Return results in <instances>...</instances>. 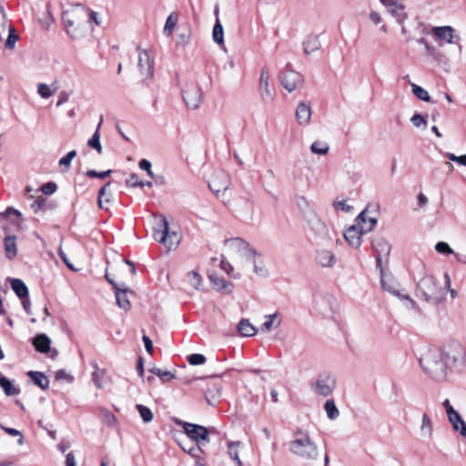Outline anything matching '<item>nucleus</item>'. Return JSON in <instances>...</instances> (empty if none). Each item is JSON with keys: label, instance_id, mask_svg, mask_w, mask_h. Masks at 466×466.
I'll use <instances>...</instances> for the list:
<instances>
[{"label": "nucleus", "instance_id": "obj_51", "mask_svg": "<svg viewBox=\"0 0 466 466\" xmlns=\"http://www.w3.org/2000/svg\"><path fill=\"white\" fill-rule=\"evenodd\" d=\"M17 39L18 35H16L15 28L13 26H8V36L5 44V47L10 50L13 49Z\"/></svg>", "mask_w": 466, "mask_h": 466}, {"label": "nucleus", "instance_id": "obj_47", "mask_svg": "<svg viewBox=\"0 0 466 466\" xmlns=\"http://www.w3.org/2000/svg\"><path fill=\"white\" fill-rule=\"evenodd\" d=\"M126 184H127V186L132 187H143L145 186L148 187H152V183L150 181L143 182L142 180H139L138 176L135 173H132L129 176V177L126 181Z\"/></svg>", "mask_w": 466, "mask_h": 466}, {"label": "nucleus", "instance_id": "obj_55", "mask_svg": "<svg viewBox=\"0 0 466 466\" xmlns=\"http://www.w3.org/2000/svg\"><path fill=\"white\" fill-rule=\"evenodd\" d=\"M76 156V150L69 151L65 157L60 158L59 165L63 166V167H66V169H68L69 167L71 166V162H72L73 158Z\"/></svg>", "mask_w": 466, "mask_h": 466}, {"label": "nucleus", "instance_id": "obj_19", "mask_svg": "<svg viewBox=\"0 0 466 466\" xmlns=\"http://www.w3.org/2000/svg\"><path fill=\"white\" fill-rule=\"evenodd\" d=\"M208 187L216 195L225 192L229 187L228 176L223 171L215 173L208 182Z\"/></svg>", "mask_w": 466, "mask_h": 466}, {"label": "nucleus", "instance_id": "obj_60", "mask_svg": "<svg viewBox=\"0 0 466 466\" xmlns=\"http://www.w3.org/2000/svg\"><path fill=\"white\" fill-rule=\"evenodd\" d=\"M1 428L9 435L11 436H19V439H18V444L19 445H22L24 443V437L22 435V433L17 431L16 429H13V428H8V427H5V426H1Z\"/></svg>", "mask_w": 466, "mask_h": 466}, {"label": "nucleus", "instance_id": "obj_16", "mask_svg": "<svg viewBox=\"0 0 466 466\" xmlns=\"http://www.w3.org/2000/svg\"><path fill=\"white\" fill-rule=\"evenodd\" d=\"M258 93L263 103L269 104L274 101L275 94L274 90L270 87L269 74L266 68H263L260 73Z\"/></svg>", "mask_w": 466, "mask_h": 466}, {"label": "nucleus", "instance_id": "obj_38", "mask_svg": "<svg viewBox=\"0 0 466 466\" xmlns=\"http://www.w3.org/2000/svg\"><path fill=\"white\" fill-rule=\"evenodd\" d=\"M5 250L6 253V257L11 259L15 258L17 254L15 237V236H7L4 241Z\"/></svg>", "mask_w": 466, "mask_h": 466}, {"label": "nucleus", "instance_id": "obj_22", "mask_svg": "<svg viewBox=\"0 0 466 466\" xmlns=\"http://www.w3.org/2000/svg\"><path fill=\"white\" fill-rule=\"evenodd\" d=\"M115 295L117 306L125 311H127L131 308V303L128 295H133L131 289L127 288L125 284L121 286H115Z\"/></svg>", "mask_w": 466, "mask_h": 466}, {"label": "nucleus", "instance_id": "obj_10", "mask_svg": "<svg viewBox=\"0 0 466 466\" xmlns=\"http://www.w3.org/2000/svg\"><path fill=\"white\" fill-rule=\"evenodd\" d=\"M182 427L187 436L197 445L203 446L209 443V433L206 427L189 422H183Z\"/></svg>", "mask_w": 466, "mask_h": 466}, {"label": "nucleus", "instance_id": "obj_50", "mask_svg": "<svg viewBox=\"0 0 466 466\" xmlns=\"http://www.w3.org/2000/svg\"><path fill=\"white\" fill-rule=\"evenodd\" d=\"M150 372L159 377L163 382H167L175 378V375L170 371H164L159 368L154 367L150 370Z\"/></svg>", "mask_w": 466, "mask_h": 466}, {"label": "nucleus", "instance_id": "obj_33", "mask_svg": "<svg viewBox=\"0 0 466 466\" xmlns=\"http://www.w3.org/2000/svg\"><path fill=\"white\" fill-rule=\"evenodd\" d=\"M304 52L308 55L319 50L320 48V41L318 35H309L303 42Z\"/></svg>", "mask_w": 466, "mask_h": 466}, {"label": "nucleus", "instance_id": "obj_39", "mask_svg": "<svg viewBox=\"0 0 466 466\" xmlns=\"http://www.w3.org/2000/svg\"><path fill=\"white\" fill-rule=\"evenodd\" d=\"M110 185H111V183L107 182L99 189L97 204H98V207L102 209H106V210L108 209L107 207H104V202L105 203L111 202V194L107 193V188L110 187Z\"/></svg>", "mask_w": 466, "mask_h": 466}, {"label": "nucleus", "instance_id": "obj_8", "mask_svg": "<svg viewBox=\"0 0 466 466\" xmlns=\"http://www.w3.org/2000/svg\"><path fill=\"white\" fill-rule=\"evenodd\" d=\"M160 233L159 242L162 243L167 250H174L180 243L181 237L176 231H170L169 225L164 216H160Z\"/></svg>", "mask_w": 466, "mask_h": 466}, {"label": "nucleus", "instance_id": "obj_34", "mask_svg": "<svg viewBox=\"0 0 466 466\" xmlns=\"http://www.w3.org/2000/svg\"><path fill=\"white\" fill-rule=\"evenodd\" d=\"M11 287L16 296L21 299L28 297V289L21 279H14L11 281Z\"/></svg>", "mask_w": 466, "mask_h": 466}, {"label": "nucleus", "instance_id": "obj_37", "mask_svg": "<svg viewBox=\"0 0 466 466\" xmlns=\"http://www.w3.org/2000/svg\"><path fill=\"white\" fill-rule=\"evenodd\" d=\"M242 443L240 441H229L228 443V453L229 457L236 461L238 466H243L242 461L238 456V450L241 447Z\"/></svg>", "mask_w": 466, "mask_h": 466}, {"label": "nucleus", "instance_id": "obj_58", "mask_svg": "<svg viewBox=\"0 0 466 466\" xmlns=\"http://www.w3.org/2000/svg\"><path fill=\"white\" fill-rule=\"evenodd\" d=\"M87 14H88V26H89V31H90L93 29V24H95L96 25H100V20L98 18V14L96 12L90 11L87 8Z\"/></svg>", "mask_w": 466, "mask_h": 466}, {"label": "nucleus", "instance_id": "obj_13", "mask_svg": "<svg viewBox=\"0 0 466 466\" xmlns=\"http://www.w3.org/2000/svg\"><path fill=\"white\" fill-rule=\"evenodd\" d=\"M380 284L385 291L398 297L400 299L407 300L410 304V307L414 306L415 302L409 295L401 294L398 289L399 284L390 274L380 271Z\"/></svg>", "mask_w": 466, "mask_h": 466}, {"label": "nucleus", "instance_id": "obj_26", "mask_svg": "<svg viewBox=\"0 0 466 466\" xmlns=\"http://www.w3.org/2000/svg\"><path fill=\"white\" fill-rule=\"evenodd\" d=\"M420 435L422 439H431L433 435V423L427 413L421 416V424L420 426Z\"/></svg>", "mask_w": 466, "mask_h": 466}, {"label": "nucleus", "instance_id": "obj_40", "mask_svg": "<svg viewBox=\"0 0 466 466\" xmlns=\"http://www.w3.org/2000/svg\"><path fill=\"white\" fill-rule=\"evenodd\" d=\"M212 38L213 41L218 46H224V29L219 19H218L214 25L212 30Z\"/></svg>", "mask_w": 466, "mask_h": 466}, {"label": "nucleus", "instance_id": "obj_54", "mask_svg": "<svg viewBox=\"0 0 466 466\" xmlns=\"http://www.w3.org/2000/svg\"><path fill=\"white\" fill-rule=\"evenodd\" d=\"M187 361L190 365L197 366L206 362V357L199 353H195L187 356Z\"/></svg>", "mask_w": 466, "mask_h": 466}, {"label": "nucleus", "instance_id": "obj_43", "mask_svg": "<svg viewBox=\"0 0 466 466\" xmlns=\"http://www.w3.org/2000/svg\"><path fill=\"white\" fill-rule=\"evenodd\" d=\"M0 386L7 396H15L20 392V390L14 387L11 381L5 377L0 378Z\"/></svg>", "mask_w": 466, "mask_h": 466}, {"label": "nucleus", "instance_id": "obj_7", "mask_svg": "<svg viewBox=\"0 0 466 466\" xmlns=\"http://www.w3.org/2000/svg\"><path fill=\"white\" fill-rule=\"evenodd\" d=\"M225 245L230 255L238 256L244 259H251L257 252L250 245L240 238H234L225 240Z\"/></svg>", "mask_w": 466, "mask_h": 466}, {"label": "nucleus", "instance_id": "obj_30", "mask_svg": "<svg viewBox=\"0 0 466 466\" xmlns=\"http://www.w3.org/2000/svg\"><path fill=\"white\" fill-rule=\"evenodd\" d=\"M238 330L243 337H253L258 332V329L255 328L247 319H243L239 321L238 324Z\"/></svg>", "mask_w": 466, "mask_h": 466}, {"label": "nucleus", "instance_id": "obj_46", "mask_svg": "<svg viewBox=\"0 0 466 466\" xmlns=\"http://www.w3.org/2000/svg\"><path fill=\"white\" fill-rule=\"evenodd\" d=\"M310 150L313 154L316 155H327L329 150V146L321 141H315L310 146Z\"/></svg>", "mask_w": 466, "mask_h": 466}, {"label": "nucleus", "instance_id": "obj_36", "mask_svg": "<svg viewBox=\"0 0 466 466\" xmlns=\"http://www.w3.org/2000/svg\"><path fill=\"white\" fill-rule=\"evenodd\" d=\"M102 123H103V116H100V121H99V123L97 125V127H96L95 133L93 134V136L91 137V138L87 142V145L90 147L96 149L98 154L102 153V146L100 144V134H99V129L101 127Z\"/></svg>", "mask_w": 466, "mask_h": 466}, {"label": "nucleus", "instance_id": "obj_15", "mask_svg": "<svg viewBox=\"0 0 466 466\" xmlns=\"http://www.w3.org/2000/svg\"><path fill=\"white\" fill-rule=\"evenodd\" d=\"M405 0H380V3L388 9L399 25H402L408 18L405 12Z\"/></svg>", "mask_w": 466, "mask_h": 466}, {"label": "nucleus", "instance_id": "obj_12", "mask_svg": "<svg viewBox=\"0 0 466 466\" xmlns=\"http://www.w3.org/2000/svg\"><path fill=\"white\" fill-rule=\"evenodd\" d=\"M203 93L196 83H190L183 90V99L190 109H197L202 102Z\"/></svg>", "mask_w": 466, "mask_h": 466}, {"label": "nucleus", "instance_id": "obj_23", "mask_svg": "<svg viewBox=\"0 0 466 466\" xmlns=\"http://www.w3.org/2000/svg\"><path fill=\"white\" fill-rule=\"evenodd\" d=\"M311 114L310 106L300 102L296 108V120L300 126H307L309 124Z\"/></svg>", "mask_w": 466, "mask_h": 466}, {"label": "nucleus", "instance_id": "obj_29", "mask_svg": "<svg viewBox=\"0 0 466 466\" xmlns=\"http://www.w3.org/2000/svg\"><path fill=\"white\" fill-rule=\"evenodd\" d=\"M27 376L42 390L48 389L49 380L43 372L30 370L27 372Z\"/></svg>", "mask_w": 466, "mask_h": 466}, {"label": "nucleus", "instance_id": "obj_63", "mask_svg": "<svg viewBox=\"0 0 466 466\" xmlns=\"http://www.w3.org/2000/svg\"><path fill=\"white\" fill-rule=\"evenodd\" d=\"M138 166L139 167L142 169V170H145L147 171V175L151 177H154V173L152 172V169H151V163L150 161H148L147 159H141L138 163Z\"/></svg>", "mask_w": 466, "mask_h": 466}, {"label": "nucleus", "instance_id": "obj_56", "mask_svg": "<svg viewBox=\"0 0 466 466\" xmlns=\"http://www.w3.org/2000/svg\"><path fill=\"white\" fill-rule=\"evenodd\" d=\"M410 121L413 124V126H415L416 127H427L426 118H425V116H423L420 114H418V113L414 114L411 116Z\"/></svg>", "mask_w": 466, "mask_h": 466}, {"label": "nucleus", "instance_id": "obj_44", "mask_svg": "<svg viewBox=\"0 0 466 466\" xmlns=\"http://www.w3.org/2000/svg\"><path fill=\"white\" fill-rule=\"evenodd\" d=\"M410 86L413 95L418 99L422 100L424 102H431V96L429 95L427 90L414 83H410Z\"/></svg>", "mask_w": 466, "mask_h": 466}, {"label": "nucleus", "instance_id": "obj_4", "mask_svg": "<svg viewBox=\"0 0 466 466\" xmlns=\"http://www.w3.org/2000/svg\"><path fill=\"white\" fill-rule=\"evenodd\" d=\"M376 224L377 218H370L369 225H366V210H363L356 218L355 224L344 232V238L352 248H359L361 235L371 231Z\"/></svg>", "mask_w": 466, "mask_h": 466}, {"label": "nucleus", "instance_id": "obj_35", "mask_svg": "<svg viewBox=\"0 0 466 466\" xmlns=\"http://www.w3.org/2000/svg\"><path fill=\"white\" fill-rule=\"evenodd\" d=\"M178 15L176 13H171L167 20L163 28V34L167 37H170L177 25Z\"/></svg>", "mask_w": 466, "mask_h": 466}, {"label": "nucleus", "instance_id": "obj_49", "mask_svg": "<svg viewBox=\"0 0 466 466\" xmlns=\"http://www.w3.org/2000/svg\"><path fill=\"white\" fill-rule=\"evenodd\" d=\"M187 281L189 282V284L195 289H199L201 283H202V278L198 274V271H196V270L189 271L187 275Z\"/></svg>", "mask_w": 466, "mask_h": 466}, {"label": "nucleus", "instance_id": "obj_31", "mask_svg": "<svg viewBox=\"0 0 466 466\" xmlns=\"http://www.w3.org/2000/svg\"><path fill=\"white\" fill-rule=\"evenodd\" d=\"M209 279L216 289L218 291H226L228 293H231L233 290V284L226 281L223 278H219L218 276H210Z\"/></svg>", "mask_w": 466, "mask_h": 466}, {"label": "nucleus", "instance_id": "obj_48", "mask_svg": "<svg viewBox=\"0 0 466 466\" xmlns=\"http://www.w3.org/2000/svg\"><path fill=\"white\" fill-rule=\"evenodd\" d=\"M136 409L139 412V415L145 423L152 421L154 416L149 408L142 404H137Z\"/></svg>", "mask_w": 466, "mask_h": 466}, {"label": "nucleus", "instance_id": "obj_62", "mask_svg": "<svg viewBox=\"0 0 466 466\" xmlns=\"http://www.w3.org/2000/svg\"><path fill=\"white\" fill-rule=\"evenodd\" d=\"M333 207L335 209L342 210L345 212H350L352 209V207L348 205L345 200H336L333 202Z\"/></svg>", "mask_w": 466, "mask_h": 466}, {"label": "nucleus", "instance_id": "obj_64", "mask_svg": "<svg viewBox=\"0 0 466 466\" xmlns=\"http://www.w3.org/2000/svg\"><path fill=\"white\" fill-rule=\"evenodd\" d=\"M41 190L45 195H52L56 190V185L54 182L46 183L42 186Z\"/></svg>", "mask_w": 466, "mask_h": 466}, {"label": "nucleus", "instance_id": "obj_53", "mask_svg": "<svg viewBox=\"0 0 466 466\" xmlns=\"http://www.w3.org/2000/svg\"><path fill=\"white\" fill-rule=\"evenodd\" d=\"M190 42V33L187 30L180 32L176 36V43L177 46H187Z\"/></svg>", "mask_w": 466, "mask_h": 466}, {"label": "nucleus", "instance_id": "obj_28", "mask_svg": "<svg viewBox=\"0 0 466 466\" xmlns=\"http://www.w3.org/2000/svg\"><path fill=\"white\" fill-rule=\"evenodd\" d=\"M248 261H250L253 263V270L254 273L259 277L265 278L268 277V271L265 266V263L262 259V257L258 252L255 253V256L251 258V259H248Z\"/></svg>", "mask_w": 466, "mask_h": 466}, {"label": "nucleus", "instance_id": "obj_45", "mask_svg": "<svg viewBox=\"0 0 466 466\" xmlns=\"http://www.w3.org/2000/svg\"><path fill=\"white\" fill-rule=\"evenodd\" d=\"M93 367H94V371L92 373V380L98 389H102L103 388V379L105 377L106 370L99 369L96 364H94Z\"/></svg>", "mask_w": 466, "mask_h": 466}, {"label": "nucleus", "instance_id": "obj_25", "mask_svg": "<svg viewBox=\"0 0 466 466\" xmlns=\"http://www.w3.org/2000/svg\"><path fill=\"white\" fill-rule=\"evenodd\" d=\"M179 445L185 452L188 453L192 458H194L195 462H198V460H206L203 456L204 451L202 450L201 446L188 442H181Z\"/></svg>", "mask_w": 466, "mask_h": 466}, {"label": "nucleus", "instance_id": "obj_61", "mask_svg": "<svg viewBox=\"0 0 466 466\" xmlns=\"http://www.w3.org/2000/svg\"><path fill=\"white\" fill-rule=\"evenodd\" d=\"M112 173L111 169L103 172H97L96 170H88L86 176L89 177L106 178Z\"/></svg>", "mask_w": 466, "mask_h": 466}, {"label": "nucleus", "instance_id": "obj_24", "mask_svg": "<svg viewBox=\"0 0 466 466\" xmlns=\"http://www.w3.org/2000/svg\"><path fill=\"white\" fill-rule=\"evenodd\" d=\"M296 204L305 220L317 214L308 199L303 196H298L296 198Z\"/></svg>", "mask_w": 466, "mask_h": 466}, {"label": "nucleus", "instance_id": "obj_41", "mask_svg": "<svg viewBox=\"0 0 466 466\" xmlns=\"http://www.w3.org/2000/svg\"><path fill=\"white\" fill-rule=\"evenodd\" d=\"M266 321L261 325V330L264 332H269L275 327H279L280 325V319L277 321L275 324V320L278 319V313L267 315Z\"/></svg>", "mask_w": 466, "mask_h": 466}, {"label": "nucleus", "instance_id": "obj_20", "mask_svg": "<svg viewBox=\"0 0 466 466\" xmlns=\"http://www.w3.org/2000/svg\"><path fill=\"white\" fill-rule=\"evenodd\" d=\"M137 67L142 77L149 78L153 76V60L147 50L138 48Z\"/></svg>", "mask_w": 466, "mask_h": 466}, {"label": "nucleus", "instance_id": "obj_5", "mask_svg": "<svg viewBox=\"0 0 466 466\" xmlns=\"http://www.w3.org/2000/svg\"><path fill=\"white\" fill-rule=\"evenodd\" d=\"M417 290L430 303L438 304L445 298V289L433 276H425L420 279L417 284Z\"/></svg>", "mask_w": 466, "mask_h": 466}, {"label": "nucleus", "instance_id": "obj_9", "mask_svg": "<svg viewBox=\"0 0 466 466\" xmlns=\"http://www.w3.org/2000/svg\"><path fill=\"white\" fill-rule=\"evenodd\" d=\"M306 222L317 242L325 243L332 241V236L329 229L317 214L307 219Z\"/></svg>", "mask_w": 466, "mask_h": 466}, {"label": "nucleus", "instance_id": "obj_3", "mask_svg": "<svg viewBox=\"0 0 466 466\" xmlns=\"http://www.w3.org/2000/svg\"><path fill=\"white\" fill-rule=\"evenodd\" d=\"M289 451L302 461H315L319 457L317 444L310 439L309 432L301 429L294 431Z\"/></svg>", "mask_w": 466, "mask_h": 466}, {"label": "nucleus", "instance_id": "obj_32", "mask_svg": "<svg viewBox=\"0 0 466 466\" xmlns=\"http://www.w3.org/2000/svg\"><path fill=\"white\" fill-rule=\"evenodd\" d=\"M455 431L466 438V423L461 414L458 412L448 419Z\"/></svg>", "mask_w": 466, "mask_h": 466}, {"label": "nucleus", "instance_id": "obj_17", "mask_svg": "<svg viewBox=\"0 0 466 466\" xmlns=\"http://www.w3.org/2000/svg\"><path fill=\"white\" fill-rule=\"evenodd\" d=\"M372 248L375 252L376 267L382 272V258L390 255L391 246L385 238L380 237L373 239Z\"/></svg>", "mask_w": 466, "mask_h": 466}, {"label": "nucleus", "instance_id": "obj_2", "mask_svg": "<svg viewBox=\"0 0 466 466\" xmlns=\"http://www.w3.org/2000/svg\"><path fill=\"white\" fill-rule=\"evenodd\" d=\"M420 364L431 380L438 382L445 380L448 363L444 357V351L441 349H428L420 358Z\"/></svg>", "mask_w": 466, "mask_h": 466}, {"label": "nucleus", "instance_id": "obj_21", "mask_svg": "<svg viewBox=\"0 0 466 466\" xmlns=\"http://www.w3.org/2000/svg\"><path fill=\"white\" fill-rule=\"evenodd\" d=\"M315 261L321 268H333L337 263V257L331 249L322 248L317 249Z\"/></svg>", "mask_w": 466, "mask_h": 466}, {"label": "nucleus", "instance_id": "obj_6", "mask_svg": "<svg viewBox=\"0 0 466 466\" xmlns=\"http://www.w3.org/2000/svg\"><path fill=\"white\" fill-rule=\"evenodd\" d=\"M444 357L448 366L458 372H461L466 368V347L459 342H453L449 345L444 351Z\"/></svg>", "mask_w": 466, "mask_h": 466}, {"label": "nucleus", "instance_id": "obj_42", "mask_svg": "<svg viewBox=\"0 0 466 466\" xmlns=\"http://www.w3.org/2000/svg\"><path fill=\"white\" fill-rule=\"evenodd\" d=\"M324 409L328 418L331 420H336L339 416V410H338L333 400H328L325 402Z\"/></svg>", "mask_w": 466, "mask_h": 466}, {"label": "nucleus", "instance_id": "obj_27", "mask_svg": "<svg viewBox=\"0 0 466 466\" xmlns=\"http://www.w3.org/2000/svg\"><path fill=\"white\" fill-rule=\"evenodd\" d=\"M51 340L46 334H38L33 339V345L41 353L50 351Z\"/></svg>", "mask_w": 466, "mask_h": 466}, {"label": "nucleus", "instance_id": "obj_14", "mask_svg": "<svg viewBox=\"0 0 466 466\" xmlns=\"http://www.w3.org/2000/svg\"><path fill=\"white\" fill-rule=\"evenodd\" d=\"M279 79L282 86L289 92H292L302 86L304 81L302 75L289 68L285 69Z\"/></svg>", "mask_w": 466, "mask_h": 466}, {"label": "nucleus", "instance_id": "obj_57", "mask_svg": "<svg viewBox=\"0 0 466 466\" xmlns=\"http://www.w3.org/2000/svg\"><path fill=\"white\" fill-rule=\"evenodd\" d=\"M37 92L39 96L43 98H49L53 95V92L51 91L50 87L44 83L38 85Z\"/></svg>", "mask_w": 466, "mask_h": 466}, {"label": "nucleus", "instance_id": "obj_52", "mask_svg": "<svg viewBox=\"0 0 466 466\" xmlns=\"http://www.w3.org/2000/svg\"><path fill=\"white\" fill-rule=\"evenodd\" d=\"M8 26L11 25H8L7 15L5 14V8L3 5H0V40L2 39V35L5 33V31H8Z\"/></svg>", "mask_w": 466, "mask_h": 466}, {"label": "nucleus", "instance_id": "obj_11", "mask_svg": "<svg viewBox=\"0 0 466 466\" xmlns=\"http://www.w3.org/2000/svg\"><path fill=\"white\" fill-rule=\"evenodd\" d=\"M336 388V379L329 373H321L316 380L312 387L314 392L322 397H328L332 394Z\"/></svg>", "mask_w": 466, "mask_h": 466}, {"label": "nucleus", "instance_id": "obj_59", "mask_svg": "<svg viewBox=\"0 0 466 466\" xmlns=\"http://www.w3.org/2000/svg\"><path fill=\"white\" fill-rule=\"evenodd\" d=\"M435 249L439 253L453 254L452 248L446 242H438L435 246Z\"/></svg>", "mask_w": 466, "mask_h": 466}, {"label": "nucleus", "instance_id": "obj_1", "mask_svg": "<svg viewBox=\"0 0 466 466\" xmlns=\"http://www.w3.org/2000/svg\"><path fill=\"white\" fill-rule=\"evenodd\" d=\"M62 21L67 35L72 39H80L89 32L87 8L77 4L62 13Z\"/></svg>", "mask_w": 466, "mask_h": 466}, {"label": "nucleus", "instance_id": "obj_18", "mask_svg": "<svg viewBox=\"0 0 466 466\" xmlns=\"http://www.w3.org/2000/svg\"><path fill=\"white\" fill-rule=\"evenodd\" d=\"M454 32V29L450 25L435 26L431 30V34L436 40L448 44H459L461 38Z\"/></svg>", "mask_w": 466, "mask_h": 466}]
</instances>
